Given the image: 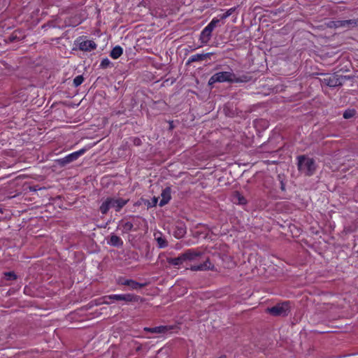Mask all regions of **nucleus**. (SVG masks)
Wrapping results in <instances>:
<instances>
[{"instance_id":"obj_28","label":"nucleus","mask_w":358,"mask_h":358,"mask_svg":"<svg viewBox=\"0 0 358 358\" xmlns=\"http://www.w3.org/2000/svg\"><path fill=\"white\" fill-rule=\"evenodd\" d=\"M219 22L220 20L214 18L207 26L213 30Z\"/></svg>"},{"instance_id":"obj_4","label":"nucleus","mask_w":358,"mask_h":358,"mask_svg":"<svg viewBox=\"0 0 358 358\" xmlns=\"http://www.w3.org/2000/svg\"><path fill=\"white\" fill-rule=\"evenodd\" d=\"M234 73L229 71L218 72L213 75L209 80L208 85H212L215 83L229 82L233 83Z\"/></svg>"},{"instance_id":"obj_21","label":"nucleus","mask_w":358,"mask_h":358,"mask_svg":"<svg viewBox=\"0 0 358 358\" xmlns=\"http://www.w3.org/2000/svg\"><path fill=\"white\" fill-rule=\"evenodd\" d=\"M120 225L122 227V232L124 234L129 233L133 229V224L131 222H120Z\"/></svg>"},{"instance_id":"obj_16","label":"nucleus","mask_w":358,"mask_h":358,"mask_svg":"<svg viewBox=\"0 0 358 358\" xmlns=\"http://www.w3.org/2000/svg\"><path fill=\"white\" fill-rule=\"evenodd\" d=\"M108 243L115 247H121L123 245L122 240L116 235H111Z\"/></svg>"},{"instance_id":"obj_32","label":"nucleus","mask_w":358,"mask_h":358,"mask_svg":"<svg viewBox=\"0 0 358 358\" xmlns=\"http://www.w3.org/2000/svg\"><path fill=\"white\" fill-rule=\"evenodd\" d=\"M141 142V140L139 138H135L134 139V144L139 145Z\"/></svg>"},{"instance_id":"obj_17","label":"nucleus","mask_w":358,"mask_h":358,"mask_svg":"<svg viewBox=\"0 0 358 358\" xmlns=\"http://www.w3.org/2000/svg\"><path fill=\"white\" fill-rule=\"evenodd\" d=\"M123 53V50L120 45H117L113 48L110 53V56L113 59H117L119 58Z\"/></svg>"},{"instance_id":"obj_29","label":"nucleus","mask_w":358,"mask_h":358,"mask_svg":"<svg viewBox=\"0 0 358 358\" xmlns=\"http://www.w3.org/2000/svg\"><path fill=\"white\" fill-rule=\"evenodd\" d=\"M110 60L108 58H105V59H102L100 66L103 69H106V68L110 66Z\"/></svg>"},{"instance_id":"obj_25","label":"nucleus","mask_w":358,"mask_h":358,"mask_svg":"<svg viewBox=\"0 0 358 358\" xmlns=\"http://www.w3.org/2000/svg\"><path fill=\"white\" fill-rule=\"evenodd\" d=\"M236 10V8H229V10H227L226 11V13H224V14H222L221 16H220V19L221 20H224L226 19L227 17H228L229 16H230L231 15H232V13Z\"/></svg>"},{"instance_id":"obj_33","label":"nucleus","mask_w":358,"mask_h":358,"mask_svg":"<svg viewBox=\"0 0 358 358\" xmlns=\"http://www.w3.org/2000/svg\"><path fill=\"white\" fill-rule=\"evenodd\" d=\"M103 303H105V304H109V303H110V302H109V301H103Z\"/></svg>"},{"instance_id":"obj_12","label":"nucleus","mask_w":358,"mask_h":358,"mask_svg":"<svg viewBox=\"0 0 358 358\" xmlns=\"http://www.w3.org/2000/svg\"><path fill=\"white\" fill-rule=\"evenodd\" d=\"M96 48V44L93 41H84L80 43L79 49L83 51H91Z\"/></svg>"},{"instance_id":"obj_30","label":"nucleus","mask_w":358,"mask_h":358,"mask_svg":"<svg viewBox=\"0 0 358 358\" xmlns=\"http://www.w3.org/2000/svg\"><path fill=\"white\" fill-rule=\"evenodd\" d=\"M157 201H158L157 198L154 197V198H153V199H152V203H148V207H152V206H156V204H157Z\"/></svg>"},{"instance_id":"obj_1","label":"nucleus","mask_w":358,"mask_h":358,"mask_svg":"<svg viewBox=\"0 0 358 358\" xmlns=\"http://www.w3.org/2000/svg\"><path fill=\"white\" fill-rule=\"evenodd\" d=\"M128 199L122 198L108 197L100 206L99 210L103 215H106L110 208L119 212L127 203Z\"/></svg>"},{"instance_id":"obj_11","label":"nucleus","mask_w":358,"mask_h":358,"mask_svg":"<svg viewBox=\"0 0 358 358\" xmlns=\"http://www.w3.org/2000/svg\"><path fill=\"white\" fill-rule=\"evenodd\" d=\"M202 255V252L200 251L194 250H187L184 253H182L183 259L185 261L186 260H194L196 257H200Z\"/></svg>"},{"instance_id":"obj_26","label":"nucleus","mask_w":358,"mask_h":358,"mask_svg":"<svg viewBox=\"0 0 358 358\" xmlns=\"http://www.w3.org/2000/svg\"><path fill=\"white\" fill-rule=\"evenodd\" d=\"M157 241L159 247L161 248H165L168 245L167 241L162 237L157 238Z\"/></svg>"},{"instance_id":"obj_14","label":"nucleus","mask_w":358,"mask_h":358,"mask_svg":"<svg viewBox=\"0 0 358 358\" xmlns=\"http://www.w3.org/2000/svg\"><path fill=\"white\" fill-rule=\"evenodd\" d=\"M213 265L208 261H206L203 264L194 265L190 267L192 271H206L213 269Z\"/></svg>"},{"instance_id":"obj_3","label":"nucleus","mask_w":358,"mask_h":358,"mask_svg":"<svg viewBox=\"0 0 358 358\" xmlns=\"http://www.w3.org/2000/svg\"><path fill=\"white\" fill-rule=\"evenodd\" d=\"M346 80V76L338 75L336 73L328 75L320 79L322 84L326 85L330 87H335L343 85Z\"/></svg>"},{"instance_id":"obj_27","label":"nucleus","mask_w":358,"mask_h":358,"mask_svg":"<svg viewBox=\"0 0 358 358\" xmlns=\"http://www.w3.org/2000/svg\"><path fill=\"white\" fill-rule=\"evenodd\" d=\"M185 234V230L183 228H178L175 232V236L178 238H182Z\"/></svg>"},{"instance_id":"obj_6","label":"nucleus","mask_w":358,"mask_h":358,"mask_svg":"<svg viewBox=\"0 0 358 358\" xmlns=\"http://www.w3.org/2000/svg\"><path fill=\"white\" fill-rule=\"evenodd\" d=\"M85 151L86 150L83 148L78 151L71 153L70 155L66 156L64 158L57 159V164L61 166H64L66 164L73 161H76L80 156L83 155L85 152Z\"/></svg>"},{"instance_id":"obj_2","label":"nucleus","mask_w":358,"mask_h":358,"mask_svg":"<svg viewBox=\"0 0 358 358\" xmlns=\"http://www.w3.org/2000/svg\"><path fill=\"white\" fill-rule=\"evenodd\" d=\"M297 166L299 171L308 176L314 174L317 166L313 159L305 155H300L297 157Z\"/></svg>"},{"instance_id":"obj_19","label":"nucleus","mask_w":358,"mask_h":358,"mask_svg":"<svg viewBox=\"0 0 358 358\" xmlns=\"http://www.w3.org/2000/svg\"><path fill=\"white\" fill-rule=\"evenodd\" d=\"M252 77L248 74L236 77V76L234 73L233 83H248L250 81Z\"/></svg>"},{"instance_id":"obj_8","label":"nucleus","mask_w":358,"mask_h":358,"mask_svg":"<svg viewBox=\"0 0 358 358\" xmlns=\"http://www.w3.org/2000/svg\"><path fill=\"white\" fill-rule=\"evenodd\" d=\"M335 26L336 27H346L348 29H351L358 26V20L352 19L346 20H338L335 22Z\"/></svg>"},{"instance_id":"obj_10","label":"nucleus","mask_w":358,"mask_h":358,"mask_svg":"<svg viewBox=\"0 0 358 358\" xmlns=\"http://www.w3.org/2000/svg\"><path fill=\"white\" fill-rule=\"evenodd\" d=\"M171 187H167L164 189L162 190V192L161 194L162 199L159 201V206H164L166 203H169L170 201L171 196Z\"/></svg>"},{"instance_id":"obj_18","label":"nucleus","mask_w":358,"mask_h":358,"mask_svg":"<svg viewBox=\"0 0 358 358\" xmlns=\"http://www.w3.org/2000/svg\"><path fill=\"white\" fill-rule=\"evenodd\" d=\"M184 262L182 254L176 258H167V262L173 266L181 265Z\"/></svg>"},{"instance_id":"obj_24","label":"nucleus","mask_w":358,"mask_h":358,"mask_svg":"<svg viewBox=\"0 0 358 358\" xmlns=\"http://www.w3.org/2000/svg\"><path fill=\"white\" fill-rule=\"evenodd\" d=\"M4 275L7 280H14L17 278L16 274L13 271L6 272Z\"/></svg>"},{"instance_id":"obj_13","label":"nucleus","mask_w":358,"mask_h":358,"mask_svg":"<svg viewBox=\"0 0 358 358\" xmlns=\"http://www.w3.org/2000/svg\"><path fill=\"white\" fill-rule=\"evenodd\" d=\"M212 55H213L212 52H208V53H206V54L193 55L189 58V59L187 61V64H189L195 62L203 61L207 58H210V57Z\"/></svg>"},{"instance_id":"obj_15","label":"nucleus","mask_w":358,"mask_h":358,"mask_svg":"<svg viewBox=\"0 0 358 358\" xmlns=\"http://www.w3.org/2000/svg\"><path fill=\"white\" fill-rule=\"evenodd\" d=\"M171 328L168 326H159L153 328L150 327H145L144 331H148L152 334H162L166 332L168 330H170Z\"/></svg>"},{"instance_id":"obj_5","label":"nucleus","mask_w":358,"mask_h":358,"mask_svg":"<svg viewBox=\"0 0 358 358\" xmlns=\"http://www.w3.org/2000/svg\"><path fill=\"white\" fill-rule=\"evenodd\" d=\"M289 303L288 301L278 303L267 308V312L273 316H286L289 313Z\"/></svg>"},{"instance_id":"obj_22","label":"nucleus","mask_w":358,"mask_h":358,"mask_svg":"<svg viewBox=\"0 0 358 358\" xmlns=\"http://www.w3.org/2000/svg\"><path fill=\"white\" fill-rule=\"evenodd\" d=\"M83 81H84L83 76L82 75L78 76L73 79V85L75 87H78L79 85H80L83 83Z\"/></svg>"},{"instance_id":"obj_31","label":"nucleus","mask_w":358,"mask_h":358,"mask_svg":"<svg viewBox=\"0 0 358 358\" xmlns=\"http://www.w3.org/2000/svg\"><path fill=\"white\" fill-rule=\"evenodd\" d=\"M15 38H17V35H16V33H13V35L10 37V41H13L14 40H15Z\"/></svg>"},{"instance_id":"obj_23","label":"nucleus","mask_w":358,"mask_h":358,"mask_svg":"<svg viewBox=\"0 0 358 358\" xmlns=\"http://www.w3.org/2000/svg\"><path fill=\"white\" fill-rule=\"evenodd\" d=\"M355 114V110H350V109H348V110H346L344 113H343V117L345 119H350L351 117H352Z\"/></svg>"},{"instance_id":"obj_7","label":"nucleus","mask_w":358,"mask_h":358,"mask_svg":"<svg viewBox=\"0 0 358 358\" xmlns=\"http://www.w3.org/2000/svg\"><path fill=\"white\" fill-rule=\"evenodd\" d=\"M113 299L116 301H123L125 302H136L138 301V296L131 294H112L108 296H105L104 299Z\"/></svg>"},{"instance_id":"obj_9","label":"nucleus","mask_w":358,"mask_h":358,"mask_svg":"<svg viewBox=\"0 0 358 358\" xmlns=\"http://www.w3.org/2000/svg\"><path fill=\"white\" fill-rule=\"evenodd\" d=\"M213 29L206 26L200 34V41L203 44H207L211 38Z\"/></svg>"},{"instance_id":"obj_20","label":"nucleus","mask_w":358,"mask_h":358,"mask_svg":"<svg viewBox=\"0 0 358 358\" xmlns=\"http://www.w3.org/2000/svg\"><path fill=\"white\" fill-rule=\"evenodd\" d=\"M122 284L124 285L129 286L134 289H136L143 287V285H141L133 280H126L124 282H122Z\"/></svg>"}]
</instances>
